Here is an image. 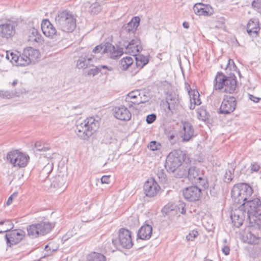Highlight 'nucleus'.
Here are the masks:
<instances>
[{
  "instance_id": "obj_1",
  "label": "nucleus",
  "mask_w": 261,
  "mask_h": 261,
  "mask_svg": "<svg viewBox=\"0 0 261 261\" xmlns=\"http://www.w3.org/2000/svg\"><path fill=\"white\" fill-rule=\"evenodd\" d=\"M247 213L248 227L254 229L261 228V201L258 198L249 199L242 204Z\"/></svg>"
},
{
  "instance_id": "obj_2",
  "label": "nucleus",
  "mask_w": 261,
  "mask_h": 261,
  "mask_svg": "<svg viewBox=\"0 0 261 261\" xmlns=\"http://www.w3.org/2000/svg\"><path fill=\"white\" fill-rule=\"evenodd\" d=\"M58 29L65 33H71L76 27V19L74 15L67 10L58 12L55 18Z\"/></svg>"
},
{
  "instance_id": "obj_3",
  "label": "nucleus",
  "mask_w": 261,
  "mask_h": 261,
  "mask_svg": "<svg viewBox=\"0 0 261 261\" xmlns=\"http://www.w3.org/2000/svg\"><path fill=\"white\" fill-rule=\"evenodd\" d=\"M190 161L185 151L175 149L170 152L167 156L165 167L167 172L173 173L181 166L182 162L187 163Z\"/></svg>"
},
{
  "instance_id": "obj_4",
  "label": "nucleus",
  "mask_w": 261,
  "mask_h": 261,
  "mask_svg": "<svg viewBox=\"0 0 261 261\" xmlns=\"http://www.w3.org/2000/svg\"><path fill=\"white\" fill-rule=\"evenodd\" d=\"M237 81L236 76H226L222 72H218L215 79L214 87L216 90H222L225 93L232 94L237 88Z\"/></svg>"
},
{
  "instance_id": "obj_5",
  "label": "nucleus",
  "mask_w": 261,
  "mask_h": 261,
  "mask_svg": "<svg viewBox=\"0 0 261 261\" xmlns=\"http://www.w3.org/2000/svg\"><path fill=\"white\" fill-rule=\"evenodd\" d=\"M253 193V189L246 183L236 184L231 191V196L233 201L236 204H242L249 200Z\"/></svg>"
},
{
  "instance_id": "obj_6",
  "label": "nucleus",
  "mask_w": 261,
  "mask_h": 261,
  "mask_svg": "<svg viewBox=\"0 0 261 261\" xmlns=\"http://www.w3.org/2000/svg\"><path fill=\"white\" fill-rule=\"evenodd\" d=\"M99 126V123L93 117L87 118L76 125V134L81 139L86 140L96 131Z\"/></svg>"
},
{
  "instance_id": "obj_7",
  "label": "nucleus",
  "mask_w": 261,
  "mask_h": 261,
  "mask_svg": "<svg viewBox=\"0 0 261 261\" xmlns=\"http://www.w3.org/2000/svg\"><path fill=\"white\" fill-rule=\"evenodd\" d=\"M54 226L53 224L46 221L29 225L27 227L28 236L32 239L44 236L49 233Z\"/></svg>"
},
{
  "instance_id": "obj_8",
  "label": "nucleus",
  "mask_w": 261,
  "mask_h": 261,
  "mask_svg": "<svg viewBox=\"0 0 261 261\" xmlns=\"http://www.w3.org/2000/svg\"><path fill=\"white\" fill-rule=\"evenodd\" d=\"M118 233V238L112 240L115 248L117 249L131 248L133 246L132 232L127 229L121 228L119 230Z\"/></svg>"
},
{
  "instance_id": "obj_9",
  "label": "nucleus",
  "mask_w": 261,
  "mask_h": 261,
  "mask_svg": "<svg viewBox=\"0 0 261 261\" xmlns=\"http://www.w3.org/2000/svg\"><path fill=\"white\" fill-rule=\"evenodd\" d=\"M7 159L14 167L23 168L27 165L30 157L15 150L7 153Z\"/></svg>"
},
{
  "instance_id": "obj_10",
  "label": "nucleus",
  "mask_w": 261,
  "mask_h": 261,
  "mask_svg": "<svg viewBox=\"0 0 261 261\" xmlns=\"http://www.w3.org/2000/svg\"><path fill=\"white\" fill-rule=\"evenodd\" d=\"M17 22L7 19L0 24V38L9 40L16 34Z\"/></svg>"
},
{
  "instance_id": "obj_11",
  "label": "nucleus",
  "mask_w": 261,
  "mask_h": 261,
  "mask_svg": "<svg viewBox=\"0 0 261 261\" xmlns=\"http://www.w3.org/2000/svg\"><path fill=\"white\" fill-rule=\"evenodd\" d=\"M236 98L230 95H224L218 113L221 114L228 115L236 109Z\"/></svg>"
},
{
  "instance_id": "obj_12",
  "label": "nucleus",
  "mask_w": 261,
  "mask_h": 261,
  "mask_svg": "<svg viewBox=\"0 0 261 261\" xmlns=\"http://www.w3.org/2000/svg\"><path fill=\"white\" fill-rule=\"evenodd\" d=\"M140 21L139 17H134L128 23L122 27L120 31L121 35L126 38L133 36L139 25Z\"/></svg>"
},
{
  "instance_id": "obj_13",
  "label": "nucleus",
  "mask_w": 261,
  "mask_h": 261,
  "mask_svg": "<svg viewBox=\"0 0 261 261\" xmlns=\"http://www.w3.org/2000/svg\"><path fill=\"white\" fill-rule=\"evenodd\" d=\"M25 234L24 231L22 229L11 230L5 236L7 245L11 247L12 245L19 243L23 239Z\"/></svg>"
},
{
  "instance_id": "obj_14",
  "label": "nucleus",
  "mask_w": 261,
  "mask_h": 261,
  "mask_svg": "<svg viewBox=\"0 0 261 261\" xmlns=\"http://www.w3.org/2000/svg\"><path fill=\"white\" fill-rule=\"evenodd\" d=\"M247 216L245 208L242 207L241 204L238 208L232 210L230 212V218L234 226L239 228L241 226Z\"/></svg>"
},
{
  "instance_id": "obj_15",
  "label": "nucleus",
  "mask_w": 261,
  "mask_h": 261,
  "mask_svg": "<svg viewBox=\"0 0 261 261\" xmlns=\"http://www.w3.org/2000/svg\"><path fill=\"white\" fill-rule=\"evenodd\" d=\"M184 198L190 202L198 201L201 196V190L197 186H190L183 190Z\"/></svg>"
},
{
  "instance_id": "obj_16",
  "label": "nucleus",
  "mask_w": 261,
  "mask_h": 261,
  "mask_svg": "<svg viewBox=\"0 0 261 261\" xmlns=\"http://www.w3.org/2000/svg\"><path fill=\"white\" fill-rule=\"evenodd\" d=\"M142 93L138 90L129 92L125 97V101L128 102V107L131 108L133 107V105H138L147 101V100L142 99Z\"/></svg>"
},
{
  "instance_id": "obj_17",
  "label": "nucleus",
  "mask_w": 261,
  "mask_h": 261,
  "mask_svg": "<svg viewBox=\"0 0 261 261\" xmlns=\"http://www.w3.org/2000/svg\"><path fill=\"white\" fill-rule=\"evenodd\" d=\"M143 188L146 196L149 197L155 196L161 189L158 184L153 178H150L145 182Z\"/></svg>"
},
{
  "instance_id": "obj_18",
  "label": "nucleus",
  "mask_w": 261,
  "mask_h": 261,
  "mask_svg": "<svg viewBox=\"0 0 261 261\" xmlns=\"http://www.w3.org/2000/svg\"><path fill=\"white\" fill-rule=\"evenodd\" d=\"M193 10L198 16H210L214 13L213 7L208 4L196 3L193 7Z\"/></svg>"
},
{
  "instance_id": "obj_19",
  "label": "nucleus",
  "mask_w": 261,
  "mask_h": 261,
  "mask_svg": "<svg viewBox=\"0 0 261 261\" xmlns=\"http://www.w3.org/2000/svg\"><path fill=\"white\" fill-rule=\"evenodd\" d=\"M41 29L45 36L55 38L60 36L55 27L48 19H44L41 23Z\"/></svg>"
},
{
  "instance_id": "obj_20",
  "label": "nucleus",
  "mask_w": 261,
  "mask_h": 261,
  "mask_svg": "<svg viewBox=\"0 0 261 261\" xmlns=\"http://www.w3.org/2000/svg\"><path fill=\"white\" fill-rule=\"evenodd\" d=\"M115 117L122 121H127L132 117V114L127 108L124 106L115 107L113 109Z\"/></svg>"
},
{
  "instance_id": "obj_21",
  "label": "nucleus",
  "mask_w": 261,
  "mask_h": 261,
  "mask_svg": "<svg viewBox=\"0 0 261 261\" xmlns=\"http://www.w3.org/2000/svg\"><path fill=\"white\" fill-rule=\"evenodd\" d=\"M194 128L188 122L182 123V129L180 132V137L182 142L189 141L194 136Z\"/></svg>"
},
{
  "instance_id": "obj_22",
  "label": "nucleus",
  "mask_w": 261,
  "mask_h": 261,
  "mask_svg": "<svg viewBox=\"0 0 261 261\" xmlns=\"http://www.w3.org/2000/svg\"><path fill=\"white\" fill-rule=\"evenodd\" d=\"M103 52L105 54H109L111 58L116 59L123 54V48L118 46L116 47L111 43L106 42L104 44Z\"/></svg>"
},
{
  "instance_id": "obj_23",
  "label": "nucleus",
  "mask_w": 261,
  "mask_h": 261,
  "mask_svg": "<svg viewBox=\"0 0 261 261\" xmlns=\"http://www.w3.org/2000/svg\"><path fill=\"white\" fill-rule=\"evenodd\" d=\"M248 34L252 37H257L260 31L259 21L257 19H251L247 24Z\"/></svg>"
},
{
  "instance_id": "obj_24",
  "label": "nucleus",
  "mask_w": 261,
  "mask_h": 261,
  "mask_svg": "<svg viewBox=\"0 0 261 261\" xmlns=\"http://www.w3.org/2000/svg\"><path fill=\"white\" fill-rule=\"evenodd\" d=\"M125 47L126 51L133 55L140 53L142 50V47L141 45V40L137 37H135L131 40Z\"/></svg>"
},
{
  "instance_id": "obj_25",
  "label": "nucleus",
  "mask_w": 261,
  "mask_h": 261,
  "mask_svg": "<svg viewBox=\"0 0 261 261\" xmlns=\"http://www.w3.org/2000/svg\"><path fill=\"white\" fill-rule=\"evenodd\" d=\"M152 227L150 225L145 224L142 225L138 231L137 241L149 240L152 235Z\"/></svg>"
},
{
  "instance_id": "obj_26",
  "label": "nucleus",
  "mask_w": 261,
  "mask_h": 261,
  "mask_svg": "<svg viewBox=\"0 0 261 261\" xmlns=\"http://www.w3.org/2000/svg\"><path fill=\"white\" fill-rule=\"evenodd\" d=\"M23 51L24 57L27 59L29 64L35 63L40 55L39 50L32 47L25 48Z\"/></svg>"
},
{
  "instance_id": "obj_27",
  "label": "nucleus",
  "mask_w": 261,
  "mask_h": 261,
  "mask_svg": "<svg viewBox=\"0 0 261 261\" xmlns=\"http://www.w3.org/2000/svg\"><path fill=\"white\" fill-rule=\"evenodd\" d=\"M203 174L204 172L203 170L193 166L189 168L188 177L191 182L194 184L195 182L199 179V177L203 176Z\"/></svg>"
},
{
  "instance_id": "obj_28",
  "label": "nucleus",
  "mask_w": 261,
  "mask_h": 261,
  "mask_svg": "<svg viewBox=\"0 0 261 261\" xmlns=\"http://www.w3.org/2000/svg\"><path fill=\"white\" fill-rule=\"evenodd\" d=\"M92 60L91 58H88L86 54H83L79 58L76 62V67L79 69H86L92 65L90 64Z\"/></svg>"
},
{
  "instance_id": "obj_29",
  "label": "nucleus",
  "mask_w": 261,
  "mask_h": 261,
  "mask_svg": "<svg viewBox=\"0 0 261 261\" xmlns=\"http://www.w3.org/2000/svg\"><path fill=\"white\" fill-rule=\"evenodd\" d=\"M133 56L135 57L136 66L138 69L136 72H138L148 63L149 60L145 56L140 54V53H137Z\"/></svg>"
},
{
  "instance_id": "obj_30",
  "label": "nucleus",
  "mask_w": 261,
  "mask_h": 261,
  "mask_svg": "<svg viewBox=\"0 0 261 261\" xmlns=\"http://www.w3.org/2000/svg\"><path fill=\"white\" fill-rule=\"evenodd\" d=\"M13 227L14 225L10 220H0V233H8L12 230Z\"/></svg>"
},
{
  "instance_id": "obj_31",
  "label": "nucleus",
  "mask_w": 261,
  "mask_h": 261,
  "mask_svg": "<svg viewBox=\"0 0 261 261\" xmlns=\"http://www.w3.org/2000/svg\"><path fill=\"white\" fill-rule=\"evenodd\" d=\"M235 168L236 167L233 164L229 165L228 168L226 169L224 177V181L225 182L229 183L232 180L234 177Z\"/></svg>"
},
{
  "instance_id": "obj_32",
  "label": "nucleus",
  "mask_w": 261,
  "mask_h": 261,
  "mask_svg": "<svg viewBox=\"0 0 261 261\" xmlns=\"http://www.w3.org/2000/svg\"><path fill=\"white\" fill-rule=\"evenodd\" d=\"M166 102L170 103L173 108H177L179 101L178 95L175 93H170L166 97Z\"/></svg>"
},
{
  "instance_id": "obj_33",
  "label": "nucleus",
  "mask_w": 261,
  "mask_h": 261,
  "mask_svg": "<svg viewBox=\"0 0 261 261\" xmlns=\"http://www.w3.org/2000/svg\"><path fill=\"white\" fill-rule=\"evenodd\" d=\"M106 257L102 254L93 252L87 256V261H106Z\"/></svg>"
},
{
  "instance_id": "obj_34",
  "label": "nucleus",
  "mask_w": 261,
  "mask_h": 261,
  "mask_svg": "<svg viewBox=\"0 0 261 261\" xmlns=\"http://www.w3.org/2000/svg\"><path fill=\"white\" fill-rule=\"evenodd\" d=\"M133 61V58L130 57L122 58L120 61V68L123 70L127 69L130 66L132 65Z\"/></svg>"
},
{
  "instance_id": "obj_35",
  "label": "nucleus",
  "mask_w": 261,
  "mask_h": 261,
  "mask_svg": "<svg viewBox=\"0 0 261 261\" xmlns=\"http://www.w3.org/2000/svg\"><path fill=\"white\" fill-rule=\"evenodd\" d=\"M197 117L199 120L208 122L210 115L204 108L202 107L198 108L197 110Z\"/></svg>"
},
{
  "instance_id": "obj_36",
  "label": "nucleus",
  "mask_w": 261,
  "mask_h": 261,
  "mask_svg": "<svg viewBox=\"0 0 261 261\" xmlns=\"http://www.w3.org/2000/svg\"><path fill=\"white\" fill-rule=\"evenodd\" d=\"M66 182V178L63 175L56 176L52 181V185L55 188H61L64 186Z\"/></svg>"
},
{
  "instance_id": "obj_37",
  "label": "nucleus",
  "mask_w": 261,
  "mask_h": 261,
  "mask_svg": "<svg viewBox=\"0 0 261 261\" xmlns=\"http://www.w3.org/2000/svg\"><path fill=\"white\" fill-rule=\"evenodd\" d=\"M188 169L187 167L184 166L178 168L175 173V177L180 178L188 177Z\"/></svg>"
},
{
  "instance_id": "obj_38",
  "label": "nucleus",
  "mask_w": 261,
  "mask_h": 261,
  "mask_svg": "<svg viewBox=\"0 0 261 261\" xmlns=\"http://www.w3.org/2000/svg\"><path fill=\"white\" fill-rule=\"evenodd\" d=\"M199 179L195 182V184L201 186V187L204 189H207L208 187V183L207 179L204 174H203V176L199 177Z\"/></svg>"
},
{
  "instance_id": "obj_39",
  "label": "nucleus",
  "mask_w": 261,
  "mask_h": 261,
  "mask_svg": "<svg viewBox=\"0 0 261 261\" xmlns=\"http://www.w3.org/2000/svg\"><path fill=\"white\" fill-rule=\"evenodd\" d=\"M189 95L190 98V101H194L195 103H196L197 100L199 102H201L200 99L199 98V93L197 90L193 89L189 90Z\"/></svg>"
},
{
  "instance_id": "obj_40",
  "label": "nucleus",
  "mask_w": 261,
  "mask_h": 261,
  "mask_svg": "<svg viewBox=\"0 0 261 261\" xmlns=\"http://www.w3.org/2000/svg\"><path fill=\"white\" fill-rule=\"evenodd\" d=\"M162 107L164 108L167 117L171 116L173 114V110L176 108H173L170 103L167 102H164L162 105Z\"/></svg>"
},
{
  "instance_id": "obj_41",
  "label": "nucleus",
  "mask_w": 261,
  "mask_h": 261,
  "mask_svg": "<svg viewBox=\"0 0 261 261\" xmlns=\"http://www.w3.org/2000/svg\"><path fill=\"white\" fill-rule=\"evenodd\" d=\"M101 10V6L97 3L92 4L89 9V12L91 15H96Z\"/></svg>"
},
{
  "instance_id": "obj_42",
  "label": "nucleus",
  "mask_w": 261,
  "mask_h": 261,
  "mask_svg": "<svg viewBox=\"0 0 261 261\" xmlns=\"http://www.w3.org/2000/svg\"><path fill=\"white\" fill-rule=\"evenodd\" d=\"M19 92H17L16 90H4V98H11L14 97L19 96Z\"/></svg>"
},
{
  "instance_id": "obj_43",
  "label": "nucleus",
  "mask_w": 261,
  "mask_h": 261,
  "mask_svg": "<svg viewBox=\"0 0 261 261\" xmlns=\"http://www.w3.org/2000/svg\"><path fill=\"white\" fill-rule=\"evenodd\" d=\"M156 175L161 182L165 183L167 181V175L163 169L158 168L156 172Z\"/></svg>"
},
{
  "instance_id": "obj_44",
  "label": "nucleus",
  "mask_w": 261,
  "mask_h": 261,
  "mask_svg": "<svg viewBox=\"0 0 261 261\" xmlns=\"http://www.w3.org/2000/svg\"><path fill=\"white\" fill-rule=\"evenodd\" d=\"M6 58L10 60L12 63L16 64L17 65L19 60V55L17 54H15L13 52L10 54H7Z\"/></svg>"
},
{
  "instance_id": "obj_45",
  "label": "nucleus",
  "mask_w": 261,
  "mask_h": 261,
  "mask_svg": "<svg viewBox=\"0 0 261 261\" xmlns=\"http://www.w3.org/2000/svg\"><path fill=\"white\" fill-rule=\"evenodd\" d=\"M148 147L150 148V150L152 151H155L160 149L161 144L156 141H152L150 142Z\"/></svg>"
},
{
  "instance_id": "obj_46",
  "label": "nucleus",
  "mask_w": 261,
  "mask_h": 261,
  "mask_svg": "<svg viewBox=\"0 0 261 261\" xmlns=\"http://www.w3.org/2000/svg\"><path fill=\"white\" fill-rule=\"evenodd\" d=\"M29 63L27 59L24 57V51L21 55H19V60L18 61L17 65L19 66H26L29 65Z\"/></svg>"
},
{
  "instance_id": "obj_47",
  "label": "nucleus",
  "mask_w": 261,
  "mask_h": 261,
  "mask_svg": "<svg viewBox=\"0 0 261 261\" xmlns=\"http://www.w3.org/2000/svg\"><path fill=\"white\" fill-rule=\"evenodd\" d=\"M252 6L256 11L261 13V0H254L252 3Z\"/></svg>"
},
{
  "instance_id": "obj_48",
  "label": "nucleus",
  "mask_w": 261,
  "mask_h": 261,
  "mask_svg": "<svg viewBox=\"0 0 261 261\" xmlns=\"http://www.w3.org/2000/svg\"><path fill=\"white\" fill-rule=\"evenodd\" d=\"M104 44H101L95 46L92 50V52L95 54L100 53L101 54H105L103 52Z\"/></svg>"
},
{
  "instance_id": "obj_49",
  "label": "nucleus",
  "mask_w": 261,
  "mask_h": 261,
  "mask_svg": "<svg viewBox=\"0 0 261 261\" xmlns=\"http://www.w3.org/2000/svg\"><path fill=\"white\" fill-rule=\"evenodd\" d=\"M171 207V205L167 204L162 209L161 212L164 217L167 215L171 211L173 210Z\"/></svg>"
},
{
  "instance_id": "obj_50",
  "label": "nucleus",
  "mask_w": 261,
  "mask_h": 261,
  "mask_svg": "<svg viewBox=\"0 0 261 261\" xmlns=\"http://www.w3.org/2000/svg\"><path fill=\"white\" fill-rule=\"evenodd\" d=\"M198 235V232L197 231L193 230L191 231L187 236L186 239L187 241H193L194 239L196 238Z\"/></svg>"
},
{
  "instance_id": "obj_51",
  "label": "nucleus",
  "mask_w": 261,
  "mask_h": 261,
  "mask_svg": "<svg viewBox=\"0 0 261 261\" xmlns=\"http://www.w3.org/2000/svg\"><path fill=\"white\" fill-rule=\"evenodd\" d=\"M100 72V70L98 68V66H96L94 68L90 69L86 72L87 75H92L95 76L98 74Z\"/></svg>"
},
{
  "instance_id": "obj_52",
  "label": "nucleus",
  "mask_w": 261,
  "mask_h": 261,
  "mask_svg": "<svg viewBox=\"0 0 261 261\" xmlns=\"http://www.w3.org/2000/svg\"><path fill=\"white\" fill-rule=\"evenodd\" d=\"M178 207L179 211L181 214L185 215L186 214V203L184 202L179 201Z\"/></svg>"
},
{
  "instance_id": "obj_53",
  "label": "nucleus",
  "mask_w": 261,
  "mask_h": 261,
  "mask_svg": "<svg viewBox=\"0 0 261 261\" xmlns=\"http://www.w3.org/2000/svg\"><path fill=\"white\" fill-rule=\"evenodd\" d=\"M156 119V116L155 114H151L149 115H148L146 116V121L147 124H151L153 122L155 121V120Z\"/></svg>"
},
{
  "instance_id": "obj_54",
  "label": "nucleus",
  "mask_w": 261,
  "mask_h": 261,
  "mask_svg": "<svg viewBox=\"0 0 261 261\" xmlns=\"http://www.w3.org/2000/svg\"><path fill=\"white\" fill-rule=\"evenodd\" d=\"M51 245V244H48L47 245H46L45 247V248H44L45 251H46V252H49L46 254L47 255H49L50 253H51L52 252H54V251H55L57 250L56 249L52 248Z\"/></svg>"
},
{
  "instance_id": "obj_55",
  "label": "nucleus",
  "mask_w": 261,
  "mask_h": 261,
  "mask_svg": "<svg viewBox=\"0 0 261 261\" xmlns=\"http://www.w3.org/2000/svg\"><path fill=\"white\" fill-rule=\"evenodd\" d=\"M260 169V166L257 163H253L251 165V170L253 172H257Z\"/></svg>"
},
{
  "instance_id": "obj_56",
  "label": "nucleus",
  "mask_w": 261,
  "mask_h": 261,
  "mask_svg": "<svg viewBox=\"0 0 261 261\" xmlns=\"http://www.w3.org/2000/svg\"><path fill=\"white\" fill-rule=\"evenodd\" d=\"M222 251L225 255H228L230 252L229 246L227 245H224L222 248Z\"/></svg>"
},
{
  "instance_id": "obj_57",
  "label": "nucleus",
  "mask_w": 261,
  "mask_h": 261,
  "mask_svg": "<svg viewBox=\"0 0 261 261\" xmlns=\"http://www.w3.org/2000/svg\"><path fill=\"white\" fill-rule=\"evenodd\" d=\"M18 193L14 192L12 195H11L8 198L7 204V205H10L12 203L13 199L16 198L17 196Z\"/></svg>"
},
{
  "instance_id": "obj_58",
  "label": "nucleus",
  "mask_w": 261,
  "mask_h": 261,
  "mask_svg": "<svg viewBox=\"0 0 261 261\" xmlns=\"http://www.w3.org/2000/svg\"><path fill=\"white\" fill-rule=\"evenodd\" d=\"M43 146V145H42L40 141H37L35 144V148H36L37 150L39 151H42Z\"/></svg>"
},
{
  "instance_id": "obj_59",
  "label": "nucleus",
  "mask_w": 261,
  "mask_h": 261,
  "mask_svg": "<svg viewBox=\"0 0 261 261\" xmlns=\"http://www.w3.org/2000/svg\"><path fill=\"white\" fill-rule=\"evenodd\" d=\"M101 182L102 184H108L110 182V176H102L101 178Z\"/></svg>"
},
{
  "instance_id": "obj_60",
  "label": "nucleus",
  "mask_w": 261,
  "mask_h": 261,
  "mask_svg": "<svg viewBox=\"0 0 261 261\" xmlns=\"http://www.w3.org/2000/svg\"><path fill=\"white\" fill-rule=\"evenodd\" d=\"M249 99L253 101V102H258L259 101V100L261 99L259 97H256L252 94H249Z\"/></svg>"
},
{
  "instance_id": "obj_61",
  "label": "nucleus",
  "mask_w": 261,
  "mask_h": 261,
  "mask_svg": "<svg viewBox=\"0 0 261 261\" xmlns=\"http://www.w3.org/2000/svg\"><path fill=\"white\" fill-rule=\"evenodd\" d=\"M201 102H199L198 100H197L196 103H195L194 101H190V106L189 107L190 110H194L195 108V106L200 105Z\"/></svg>"
},
{
  "instance_id": "obj_62",
  "label": "nucleus",
  "mask_w": 261,
  "mask_h": 261,
  "mask_svg": "<svg viewBox=\"0 0 261 261\" xmlns=\"http://www.w3.org/2000/svg\"><path fill=\"white\" fill-rule=\"evenodd\" d=\"M98 68L99 69L100 72L101 71L102 69H108V70H109L110 71H111L112 69V67H108V66H107L106 65L98 66Z\"/></svg>"
},
{
  "instance_id": "obj_63",
  "label": "nucleus",
  "mask_w": 261,
  "mask_h": 261,
  "mask_svg": "<svg viewBox=\"0 0 261 261\" xmlns=\"http://www.w3.org/2000/svg\"><path fill=\"white\" fill-rule=\"evenodd\" d=\"M231 64L233 65L234 67L237 68V66H236L233 60L229 59L228 61L226 69L228 67L229 65H230Z\"/></svg>"
},
{
  "instance_id": "obj_64",
  "label": "nucleus",
  "mask_w": 261,
  "mask_h": 261,
  "mask_svg": "<svg viewBox=\"0 0 261 261\" xmlns=\"http://www.w3.org/2000/svg\"><path fill=\"white\" fill-rule=\"evenodd\" d=\"M111 140H114L112 137H110V139H108L107 136H105L104 141L106 144H111L112 142Z\"/></svg>"
}]
</instances>
